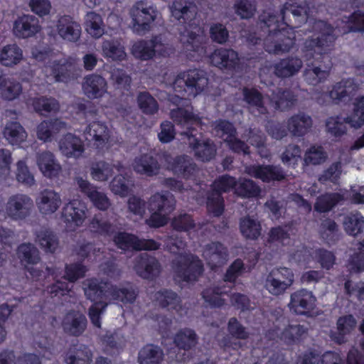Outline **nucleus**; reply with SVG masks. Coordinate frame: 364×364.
I'll return each mask as SVG.
<instances>
[{
	"mask_svg": "<svg viewBox=\"0 0 364 364\" xmlns=\"http://www.w3.org/2000/svg\"><path fill=\"white\" fill-rule=\"evenodd\" d=\"M230 336L225 338L220 343V346L225 350L230 349L237 350L241 347V342L237 340L245 339L248 334L245 328L239 323L237 320H232L228 325Z\"/></svg>",
	"mask_w": 364,
	"mask_h": 364,
	"instance_id": "obj_32",
	"label": "nucleus"
},
{
	"mask_svg": "<svg viewBox=\"0 0 364 364\" xmlns=\"http://www.w3.org/2000/svg\"><path fill=\"white\" fill-rule=\"evenodd\" d=\"M180 41L186 52H198L202 48L203 36L196 34L195 32L186 30L183 33H181Z\"/></svg>",
	"mask_w": 364,
	"mask_h": 364,
	"instance_id": "obj_58",
	"label": "nucleus"
},
{
	"mask_svg": "<svg viewBox=\"0 0 364 364\" xmlns=\"http://www.w3.org/2000/svg\"><path fill=\"white\" fill-rule=\"evenodd\" d=\"M112 236L114 244L122 250H155L160 247V245L154 240L139 239L125 232L117 231Z\"/></svg>",
	"mask_w": 364,
	"mask_h": 364,
	"instance_id": "obj_9",
	"label": "nucleus"
},
{
	"mask_svg": "<svg viewBox=\"0 0 364 364\" xmlns=\"http://www.w3.org/2000/svg\"><path fill=\"white\" fill-rule=\"evenodd\" d=\"M74 181L80 191L89 198L96 208L105 211L111 206V200L107 194L100 191L89 181L81 176H76Z\"/></svg>",
	"mask_w": 364,
	"mask_h": 364,
	"instance_id": "obj_10",
	"label": "nucleus"
},
{
	"mask_svg": "<svg viewBox=\"0 0 364 364\" xmlns=\"http://www.w3.org/2000/svg\"><path fill=\"white\" fill-rule=\"evenodd\" d=\"M242 97L247 107L251 112H257L259 114H266L267 112L263 96L257 90L245 87L242 90Z\"/></svg>",
	"mask_w": 364,
	"mask_h": 364,
	"instance_id": "obj_37",
	"label": "nucleus"
},
{
	"mask_svg": "<svg viewBox=\"0 0 364 364\" xmlns=\"http://www.w3.org/2000/svg\"><path fill=\"white\" fill-rule=\"evenodd\" d=\"M87 208L84 202L74 199L64 205L61 218L68 227L75 228L83 223L87 217Z\"/></svg>",
	"mask_w": 364,
	"mask_h": 364,
	"instance_id": "obj_11",
	"label": "nucleus"
},
{
	"mask_svg": "<svg viewBox=\"0 0 364 364\" xmlns=\"http://www.w3.org/2000/svg\"><path fill=\"white\" fill-rule=\"evenodd\" d=\"M110 74L111 82L117 89L128 90L130 88L132 78L124 70L114 68Z\"/></svg>",
	"mask_w": 364,
	"mask_h": 364,
	"instance_id": "obj_64",
	"label": "nucleus"
},
{
	"mask_svg": "<svg viewBox=\"0 0 364 364\" xmlns=\"http://www.w3.org/2000/svg\"><path fill=\"white\" fill-rule=\"evenodd\" d=\"M202 256L212 269L224 265L228 259L227 248L219 242H211L204 245Z\"/></svg>",
	"mask_w": 364,
	"mask_h": 364,
	"instance_id": "obj_13",
	"label": "nucleus"
},
{
	"mask_svg": "<svg viewBox=\"0 0 364 364\" xmlns=\"http://www.w3.org/2000/svg\"><path fill=\"white\" fill-rule=\"evenodd\" d=\"M313 124L311 117L304 112L294 114L287 120V130L295 137H301L306 134Z\"/></svg>",
	"mask_w": 364,
	"mask_h": 364,
	"instance_id": "obj_27",
	"label": "nucleus"
},
{
	"mask_svg": "<svg viewBox=\"0 0 364 364\" xmlns=\"http://www.w3.org/2000/svg\"><path fill=\"white\" fill-rule=\"evenodd\" d=\"M102 50L105 57L114 60H123L126 58L124 48L117 39L104 41L102 44Z\"/></svg>",
	"mask_w": 364,
	"mask_h": 364,
	"instance_id": "obj_50",
	"label": "nucleus"
},
{
	"mask_svg": "<svg viewBox=\"0 0 364 364\" xmlns=\"http://www.w3.org/2000/svg\"><path fill=\"white\" fill-rule=\"evenodd\" d=\"M336 28L327 22L320 19V63L326 58V54L331 51L333 46L337 35L335 33ZM326 70H322L320 64V75ZM321 76H320V80Z\"/></svg>",
	"mask_w": 364,
	"mask_h": 364,
	"instance_id": "obj_17",
	"label": "nucleus"
},
{
	"mask_svg": "<svg viewBox=\"0 0 364 364\" xmlns=\"http://www.w3.org/2000/svg\"><path fill=\"white\" fill-rule=\"evenodd\" d=\"M82 90L90 99L102 97L107 90V81L100 75L92 74L85 76L82 82Z\"/></svg>",
	"mask_w": 364,
	"mask_h": 364,
	"instance_id": "obj_20",
	"label": "nucleus"
},
{
	"mask_svg": "<svg viewBox=\"0 0 364 364\" xmlns=\"http://www.w3.org/2000/svg\"><path fill=\"white\" fill-rule=\"evenodd\" d=\"M303 66V62L298 57H288L281 60L274 66V74L282 78L289 77L297 74Z\"/></svg>",
	"mask_w": 364,
	"mask_h": 364,
	"instance_id": "obj_33",
	"label": "nucleus"
},
{
	"mask_svg": "<svg viewBox=\"0 0 364 364\" xmlns=\"http://www.w3.org/2000/svg\"><path fill=\"white\" fill-rule=\"evenodd\" d=\"M198 341L195 332L189 328L181 330L174 338V343L180 349L189 350L194 347Z\"/></svg>",
	"mask_w": 364,
	"mask_h": 364,
	"instance_id": "obj_54",
	"label": "nucleus"
},
{
	"mask_svg": "<svg viewBox=\"0 0 364 364\" xmlns=\"http://www.w3.org/2000/svg\"><path fill=\"white\" fill-rule=\"evenodd\" d=\"M205 223H196L193 220L191 215L184 213L173 218L171 222L173 228L177 231L187 232L191 229H194L196 231L201 229Z\"/></svg>",
	"mask_w": 364,
	"mask_h": 364,
	"instance_id": "obj_52",
	"label": "nucleus"
},
{
	"mask_svg": "<svg viewBox=\"0 0 364 364\" xmlns=\"http://www.w3.org/2000/svg\"><path fill=\"white\" fill-rule=\"evenodd\" d=\"M15 176L16 181L24 186L31 187L36 184L34 175L23 160L16 164Z\"/></svg>",
	"mask_w": 364,
	"mask_h": 364,
	"instance_id": "obj_56",
	"label": "nucleus"
},
{
	"mask_svg": "<svg viewBox=\"0 0 364 364\" xmlns=\"http://www.w3.org/2000/svg\"><path fill=\"white\" fill-rule=\"evenodd\" d=\"M279 14L284 28L300 27L307 19L306 8L297 4H284L280 9Z\"/></svg>",
	"mask_w": 364,
	"mask_h": 364,
	"instance_id": "obj_12",
	"label": "nucleus"
},
{
	"mask_svg": "<svg viewBox=\"0 0 364 364\" xmlns=\"http://www.w3.org/2000/svg\"><path fill=\"white\" fill-rule=\"evenodd\" d=\"M320 238L328 245H334L340 238L338 226L331 218L321 220L320 223Z\"/></svg>",
	"mask_w": 364,
	"mask_h": 364,
	"instance_id": "obj_45",
	"label": "nucleus"
},
{
	"mask_svg": "<svg viewBox=\"0 0 364 364\" xmlns=\"http://www.w3.org/2000/svg\"><path fill=\"white\" fill-rule=\"evenodd\" d=\"M92 358V351L85 346L76 350H70L65 358L67 364H91Z\"/></svg>",
	"mask_w": 364,
	"mask_h": 364,
	"instance_id": "obj_55",
	"label": "nucleus"
},
{
	"mask_svg": "<svg viewBox=\"0 0 364 364\" xmlns=\"http://www.w3.org/2000/svg\"><path fill=\"white\" fill-rule=\"evenodd\" d=\"M23 58L22 50L15 43L9 44L0 48V63L11 67L20 63Z\"/></svg>",
	"mask_w": 364,
	"mask_h": 364,
	"instance_id": "obj_44",
	"label": "nucleus"
},
{
	"mask_svg": "<svg viewBox=\"0 0 364 364\" xmlns=\"http://www.w3.org/2000/svg\"><path fill=\"white\" fill-rule=\"evenodd\" d=\"M358 89V85L354 78H343L335 83L328 92V96L335 105L345 102L350 99Z\"/></svg>",
	"mask_w": 364,
	"mask_h": 364,
	"instance_id": "obj_15",
	"label": "nucleus"
},
{
	"mask_svg": "<svg viewBox=\"0 0 364 364\" xmlns=\"http://www.w3.org/2000/svg\"><path fill=\"white\" fill-rule=\"evenodd\" d=\"M344 120L354 129H359L364 125V95L358 96L354 99L352 112L344 117Z\"/></svg>",
	"mask_w": 364,
	"mask_h": 364,
	"instance_id": "obj_40",
	"label": "nucleus"
},
{
	"mask_svg": "<svg viewBox=\"0 0 364 364\" xmlns=\"http://www.w3.org/2000/svg\"><path fill=\"white\" fill-rule=\"evenodd\" d=\"M58 147L62 154L68 158H79L85 150L82 141L70 133L60 138Z\"/></svg>",
	"mask_w": 364,
	"mask_h": 364,
	"instance_id": "obj_28",
	"label": "nucleus"
},
{
	"mask_svg": "<svg viewBox=\"0 0 364 364\" xmlns=\"http://www.w3.org/2000/svg\"><path fill=\"white\" fill-rule=\"evenodd\" d=\"M134 269L144 279H154L159 275L161 267L155 257L142 253L136 258Z\"/></svg>",
	"mask_w": 364,
	"mask_h": 364,
	"instance_id": "obj_16",
	"label": "nucleus"
},
{
	"mask_svg": "<svg viewBox=\"0 0 364 364\" xmlns=\"http://www.w3.org/2000/svg\"><path fill=\"white\" fill-rule=\"evenodd\" d=\"M41 29L38 19L33 15H23L18 18L14 23V35L21 38H26L34 36Z\"/></svg>",
	"mask_w": 364,
	"mask_h": 364,
	"instance_id": "obj_19",
	"label": "nucleus"
},
{
	"mask_svg": "<svg viewBox=\"0 0 364 364\" xmlns=\"http://www.w3.org/2000/svg\"><path fill=\"white\" fill-rule=\"evenodd\" d=\"M33 208V201L26 194L16 193L9 196L6 203L0 202V219L23 220L28 217Z\"/></svg>",
	"mask_w": 364,
	"mask_h": 364,
	"instance_id": "obj_5",
	"label": "nucleus"
},
{
	"mask_svg": "<svg viewBox=\"0 0 364 364\" xmlns=\"http://www.w3.org/2000/svg\"><path fill=\"white\" fill-rule=\"evenodd\" d=\"M18 258L24 264H36L39 262L40 252L37 247L30 242L23 243L17 248Z\"/></svg>",
	"mask_w": 364,
	"mask_h": 364,
	"instance_id": "obj_47",
	"label": "nucleus"
},
{
	"mask_svg": "<svg viewBox=\"0 0 364 364\" xmlns=\"http://www.w3.org/2000/svg\"><path fill=\"white\" fill-rule=\"evenodd\" d=\"M153 298L161 307L166 308L168 310L178 311L181 309L180 297L171 290L162 289L158 291L154 294Z\"/></svg>",
	"mask_w": 364,
	"mask_h": 364,
	"instance_id": "obj_43",
	"label": "nucleus"
},
{
	"mask_svg": "<svg viewBox=\"0 0 364 364\" xmlns=\"http://www.w3.org/2000/svg\"><path fill=\"white\" fill-rule=\"evenodd\" d=\"M129 14L132 19L133 31L139 35H144L150 30L157 11L154 6L141 1L132 7Z\"/></svg>",
	"mask_w": 364,
	"mask_h": 364,
	"instance_id": "obj_8",
	"label": "nucleus"
},
{
	"mask_svg": "<svg viewBox=\"0 0 364 364\" xmlns=\"http://www.w3.org/2000/svg\"><path fill=\"white\" fill-rule=\"evenodd\" d=\"M134 186V181L129 175L119 173L112 180L109 188L115 195L125 197L132 190Z\"/></svg>",
	"mask_w": 364,
	"mask_h": 364,
	"instance_id": "obj_46",
	"label": "nucleus"
},
{
	"mask_svg": "<svg viewBox=\"0 0 364 364\" xmlns=\"http://www.w3.org/2000/svg\"><path fill=\"white\" fill-rule=\"evenodd\" d=\"M134 171L140 175L152 177L159 173L161 166L157 159L149 154H144L134 159L132 164Z\"/></svg>",
	"mask_w": 364,
	"mask_h": 364,
	"instance_id": "obj_22",
	"label": "nucleus"
},
{
	"mask_svg": "<svg viewBox=\"0 0 364 364\" xmlns=\"http://www.w3.org/2000/svg\"><path fill=\"white\" fill-rule=\"evenodd\" d=\"M164 357V352L160 347L148 344L139 350L138 362L139 364H161Z\"/></svg>",
	"mask_w": 364,
	"mask_h": 364,
	"instance_id": "obj_39",
	"label": "nucleus"
},
{
	"mask_svg": "<svg viewBox=\"0 0 364 364\" xmlns=\"http://www.w3.org/2000/svg\"><path fill=\"white\" fill-rule=\"evenodd\" d=\"M258 23L264 33H268L264 41L267 52L278 55L291 49L294 39L286 35L280 14L277 16L269 11H264L259 16Z\"/></svg>",
	"mask_w": 364,
	"mask_h": 364,
	"instance_id": "obj_3",
	"label": "nucleus"
},
{
	"mask_svg": "<svg viewBox=\"0 0 364 364\" xmlns=\"http://www.w3.org/2000/svg\"><path fill=\"white\" fill-rule=\"evenodd\" d=\"M36 202L39 211L44 215L55 213L62 203L60 194L51 189L42 191L38 194Z\"/></svg>",
	"mask_w": 364,
	"mask_h": 364,
	"instance_id": "obj_21",
	"label": "nucleus"
},
{
	"mask_svg": "<svg viewBox=\"0 0 364 364\" xmlns=\"http://www.w3.org/2000/svg\"><path fill=\"white\" fill-rule=\"evenodd\" d=\"M316 298L311 291L301 289L291 295L289 306L298 315L309 316V313L316 305Z\"/></svg>",
	"mask_w": 364,
	"mask_h": 364,
	"instance_id": "obj_14",
	"label": "nucleus"
},
{
	"mask_svg": "<svg viewBox=\"0 0 364 364\" xmlns=\"http://www.w3.org/2000/svg\"><path fill=\"white\" fill-rule=\"evenodd\" d=\"M90 175L95 181H107L112 176V166L104 161L93 163L90 167Z\"/></svg>",
	"mask_w": 364,
	"mask_h": 364,
	"instance_id": "obj_59",
	"label": "nucleus"
},
{
	"mask_svg": "<svg viewBox=\"0 0 364 364\" xmlns=\"http://www.w3.org/2000/svg\"><path fill=\"white\" fill-rule=\"evenodd\" d=\"M35 242L46 252L54 253L59 247V240L56 234L46 228L35 232Z\"/></svg>",
	"mask_w": 364,
	"mask_h": 364,
	"instance_id": "obj_34",
	"label": "nucleus"
},
{
	"mask_svg": "<svg viewBox=\"0 0 364 364\" xmlns=\"http://www.w3.org/2000/svg\"><path fill=\"white\" fill-rule=\"evenodd\" d=\"M211 63L220 69H232L239 63L237 53L232 49L220 48L210 55Z\"/></svg>",
	"mask_w": 364,
	"mask_h": 364,
	"instance_id": "obj_30",
	"label": "nucleus"
},
{
	"mask_svg": "<svg viewBox=\"0 0 364 364\" xmlns=\"http://www.w3.org/2000/svg\"><path fill=\"white\" fill-rule=\"evenodd\" d=\"M356 320H337L336 330L331 331L330 336L337 344H343L347 341L346 336L349 334L355 327Z\"/></svg>",
	"mask_w": 364,
	"mask_h": 364,
	"instance_id": "obj_51",
	"label": "nucleus"
},
{
	"mask_svg": "<svg viewBox=\"0 0 364 364\" xmlns=\"http://www.w3.org/2000/svg\"><path fill=\"white\" fill-rule=\"evenodd\" d=\"M240 228L242 235L249 239H257L261 233L260 223L251 217L242 218L240 223Z\"/></svg>",
	"mask_w": 364,
	"mask_h": 364,
	"instance_id": "obj_53",
	"label": "nucleus"
},
{
	"mask_svg": "<svg viewBox=\"0 0 364 364\" xmlns=\"http://www.w3.org/2000/svg\"><path fill=\"white\" fill-rule=\"evenodd\" d=\"M269 100L276 109L285 111L294 106L296 101V96L289 90L277 88L272 91Z\"/></svg>",
	"mask_w": 364,
	"mask_h": 364,
	"instance_id": "obj_36",
	"label": "nucleus"
},
{
	"mask_svg": "<svg viewBox=\"0 0 364 364\" xmlns=\"http://www.w3.org/2000/svg\"><path fill=\"white\" fill-rule=\"evenodd\" d=\"M233 8L242 19H249L255 14L257 4L255 0H235Z\"/></svg>",
	"mask_w": 364,
	"mask_h": 364,
	"instance_id": "obj_61",
	"label": "nucleus"
},
{
	"mask_svg": "<svg viewBox=\"0 0 364 364\" xmlns=\"http://www.w3.org/2000/svg\"><path fill=\"white\" fill-rule=\"evenodd\" d=\"M260 191L259 186L250 179H241L235 188L236 193L243 198L257 197Z\"/></svg>",
	"mask_w": 364,
	"mask_h": 364,
	"instance_id": "obj_63",
	"label": "nucleus"
},
{
	"mask_svg": "<svg viewBox=\"0 0 364 364\" xmlns=\"http://www.w3.org/2000/svg\"><path fill=\"white\" fill-rule=\"evenodd\" d=\"M176 200L169 192L156 193L148 200L149 211H157L163 214H170L175 210Z\"/></svg>",
	"mask_w": 364,
	"mask_h": 364,
	"instance_id": "obj_23",
	"label": "nucleus"
},
{
	"mask_svg": "<svg viewBox=\"0 0 364 364\" xmlns=\"http://www.w3.org/2000/svg\"><path fill=\"white\" fill-rule=\"evenodd\" d=\"M5 139L12 145L19 144L27 138L24 128L19 122L15 121L8 122L3 131Z\"/></svg>",
	"mask_w": 364,
	"mask_h": 364,
	"instance_id": "obj_41",
	"label": "nucleus"
},
{
	"mask_svg": "<svg viewBox=\"0 0 364 364\" xmlns=\"http://www.w3.org/2000/svg\"><path fill=\"white\" fill-rule=\"evenodd\" d=\"M172 171L184 178H189L196 171L197 167L193 159L188 156L183 155L173 159L171 164Z\"/></svg>",
	"mask_w": 364,
	"mask_h": 364,
	"instance_id": "obj_42",
	"label": "nucleus"
},
{
	"mask_svg": "<svg viewBox=\"0 0 364 364\" xmlns=\"http://www.w3.org/2000/svg\"><path fill=\"white\" fill-rule=\"evenodd\" d=\"M242 137L252 146L258 149V151L262 157H267L268 156L267 150L264 146L266 136L261 130L257 128H250L245 130Z\"/></svg>",
	"mask_w": 364,
	"mask_h": 364,
	"instance_id": "obj_49",
	"label": "nucleus"
},
{
	"mask_svg": "<svg viewBox=\"0 0 364 364\" xmlns=\"http://www.w3.org/2000/svg\"><path fill=\"white\" fill-rule=\"evenodd\" d=\"M200 133L196 127L188 128V131H183L180 133V140L188 144L194 151L195 156L202 161H209L216 154L215 144L210 139L200 141L198 135Z\"/></svg>",
	"mask_w": 364,
	"mask_h": 364,
	"instance_id": "obj_6",
	"label": "nucleus"
},
{
	"mask_svg": "<svg viewBox=\"0 0 364 364\" xmlns=\"http://www.w3.org/2000/svg\"><path fill=\"white\" fill-rule=\"evenodd\" d=\"M137 103L140 109L146 114H154L159 109V105L154 97L148 92H139Z\"/></svg>",
	"mask_w": 364,
	"mask_h": 364,
	"instance_id": "obj_62",
	"label": "nucleus"
},
{
	"mask_svg": "<svg viewBox=\"0 0 364 364\" xmlns=\"http://www.w3.org/2000/svg\"><path fill=\"white\" fill-rule=\"evenodd\" d=\"M87 32L95 38H100L105 33V24L101 16L95 12H87L85 17Z\"/></svg>",
	"mask_w": 364,
	"mask_h": 364,
	"instance_id": "obj_48",
	"label": "nucleus"
},
{
	"mask_svg": "<svg viewBox=\"0 0 364 364\" xmlns=\"http://www.w3.org/2000/svg\"><path fill=\"white\" fill-rule=\"evenodd\" d=\"M237 186L235 178L223 176L215 181L207 196V208L215 216L220 215L224 210V200L222 193L228 192Z\"/></svg>",
	"mask_w": 364,
	"mask_h": 364,
	"instance_id": "obj_7",
	"label": "nucleus"
},
{
	"mask_svg": "<svg viewBox=\"0 0 364 364\" xmlns=\"http://www.w3.org/2000/svg\"><path fill=\"white\" fill-rule=\"evenodd\" d=\"M89 228L103 236H112L118 230L117 225L110 223L102 213L95 214L90 220Z\"/></svg>",
	"mask_w": 364,
	"mask_h": 364,
	"instance_id": "obj_38",
	"label": "nucleus"
},
{
	"mask_svg": "<svg viewBox=\"0 0 364 364\" xmlns=\"http://www.w3.org/2000/svg\"><path fill=\"white\" fill-rule=\"evenodd\" d=\"M166 250L173 254H178L172 262V268L175 278L178 282H193L203 273V265L201 260L192 254H182L186 247V242L178 237V234H172L165 241Z\"/></svg>",
	"mask_w": 364,
	"mask_h": 364,
	"instance_id": "obj_2",
	"label": "nucleus"
},
{
	"mask_svg": "<svg viewBox=\"0 0 364 364\" xmlns=\"http://www.w3.org/2000/svg\"><path fill=\"white\" fill-rule=\"evenodd\" d=\"M82 285L87 298L95 301L89 309L90 318H100L107 306V301L110 297L124 304H132L137 296L136 289L131 284L117 288L108 282L89 279L85 280Z\"/></svg>",
	"mask_w": 364,
	"mask_h": 364,
	"instance_id": "obj_1",
	"label": "nucleus"
},
{
	"mask_svg": "<svg viewBox=\"0 0 364 364\" xmlns=\"http://www.w3.org/2000/svg\"><path fill=\"white\" fill-rule=\"evenodd\" d=\"M36 160L39 169L46 177L53 178L60 173L61 166L50 151L38 154Z\"/></svg>",
	"mask_w": 364,
	"mask_h": 364,
	"instance_id": "obj_31",
	"label": "nucleus"
},
{
	"mask_svg": "<svg viewBox=\"0 0 364 364\" xmlns=\"http://www.w3.org/2000/svg\"><path fill=\"white\" fill-rule=\"evenodd\" d=\"M245 172L255 178H259L264 182L284 178V174L281 168L274 166H250L245 168Z\"/></svg>",
	"mask_w": 364,
	"mask_h": 364,
	"instance_id": "obj_29",
	"label": "nucleus"
},
{
	"mask_svg": "<svg viewBox=\"0 0 364 364\" xmlns=\"http://www.w3.org/2000/svg\"><path fill=\"white\" fill-rule=\"evenodd\" d=\"M55 26L59 36L66 41L75 43L80 38L81 26L70 16H60Z\"/></svg>",
	"mask_w": 364,
	"mask_h": 364,
	"instance_id": "obj_18",
	"label": "nucleus"
},
{
	"mask_svg": "<svg viewBox=\"0 0 364 364\" xmlns=\"http://www.w3.org/2000/svg\"><path fill=\"white\" fill-rule=\"evenodd\" d=\"M341 22L343 26L338 27V31L341 35L351 33H364V11L357 9L348 16H343Z\"/></svg>",
	"mask_w": 364,
	"mask_h": 364,
	"instance_id": "obj_26",
	"label": "nucleus"
},
{
	"mask_svg": "<svg viewBox=\"0 0 364 364\" xmlns=\"http://www.w3.org/2000/svg\"><path fill=\"white\" fill-rule=\"evenodd\" d=\"M208 84V80L203 70H190L180 73L173 82V89L178 98L175 102L185 105L187 99L197 96Z\"/></svg>",
	"mask_w": 364,
	"mask_h": 364,
	"instance_id": "obj_4",
	"label": "nucleus"
},
{
	"mask_svg": "<svg viewBox=\"0 0 364 364\" xmlns=\"http://www.w3.org/2000/svg\"><path fill=\"white\" fill-rule=\"evenodd\" d=\"M0 364H41L39 358L34 354H25L14 363V354L12 351H3L0 353Z\"/></svg>",
	"mask_w": 364,
	"mask_h": 364,
	"instance_id": "obj_60",
	"label": "nucleus"
},
{
	"mask_svg": "<svg viewBox=\"0 0 364 364\" xmlns=\"http://www.w3.org/2000/svg\"><path fill=\"white\" fill-rule=\"evenodd\" d=\"M192 110V107L186 105L185 107L171 109L170 117L175 123L183 126L186 128L185 131H188V128H196L201 124L200 118L198 115L193 114Z\"/></svg>",
	"mask_w": 364,
	"mask_h": 364,
	"instance_id": "obj_25",
	"label": "nucleus"
},
{
	"mask_svg": "<svg viewBox=\"0 0 364 364\" xmlns=\"http://www.w3.org/2000/svg\"><path fill=\"white\" fill-rule=\"evenodd\" d=\"M85 134L86 139L95 141L97 147L108 141L109 135L107 127L100 120H93L87 127Z\"/></svg>",
	"mask_w": 364,
	"mask_h": 364,
	"instance_id": "obj_35",
	"label": "nucleus"
},
{
	"mask_svg": "<svg viewBox=\"0 0 364 364\" xmlns=\"http://www.w3.org/2000/svg\"><path fill=\"white\" fill-rule=\"evenodd\" d=\"M343 227L347 234L355 236L364 228V217L359 213L347 215L344 218Z\"/></svg>",
	"mask_w": 364,
	"mask_h": 364,
	"instance_id": "obj_57",
	"label": "nucleus"
},
{
	"mask_svg": "<svg viewBox=\"0 0 364 364\" xmlns=\"http://www.w3.org/2000/svg\"><path fill=\"white\" fill-rule=\"evenodd\" d=\"M171 11L176 19L181 23H188L196 17L197 6L194 0H175Z\"/></svg>",
	"mask_w": 364,
	"mask_h": 364,
	"instance_id": "obj_24",
	"label": "nucleus"
}]
</instances>
